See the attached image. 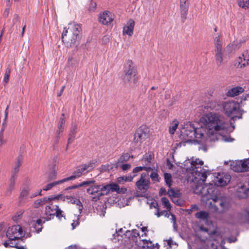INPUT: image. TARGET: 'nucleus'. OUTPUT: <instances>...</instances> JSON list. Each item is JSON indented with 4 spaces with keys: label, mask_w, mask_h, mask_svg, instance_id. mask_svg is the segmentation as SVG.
Masks as SVG:
<instances>
[{
    "label": "nucleus",
    "mask_w": 249,
    "mask_h": 249,
    "mask_svg": "<svg viewBox=\"0 0 249 249\" xmlns=\"http://www.w3.org/2000/svg\"><path fill=\"white\" fill-rule=\"evenodd\" d=\"M62 213L63 212L58 208V207L56 206L55 214H56V216L59 218H60L61 217H63V215L62 214Z\"/></svg>",
    "instance_id": "obj_53"
},
{
    "label": "nucleus",
    "mask_w": 249,
    "mask_h": 249,
    "mask_svg": "<svg viewBox=\"0 0 249 249\" xmlns=\"http://www.w3.org/2000/svg\"><path fill=\"white\" fill-rule=\"evenodd\" d=\"M55 199H57V197L49 196L48 197H44L42 199H38L35 201L33 205L35 208H37L40 206L44 205L47 203H49L52 200H54Z\"/></svg>",
    "instance_id": "obj_25"
},
{
    "label": "nucleus",
    "mask_w": 249,
    "mask_h": 249,
    "mask_svg": "<svg viewBox=\"0 0 249 249\" xmlns=\"http://www.w3.org/2000/svg\"><path fill=\"white\" fill-rule=\"evenodd\" d=\"M16 178L11 177L9 179V185L6 191V195H10L14 189Z\"/></svg>",
    "instance_id": "obj_31"
},
{
    "label": "nucleus",
    "mask_w": 249,
    "mask_h": 249,
    "mask_svg": "<svg viewBox=\"0 0 249 249\" xmlns=\"http://www.w3.org/2000/svg\"><path fill=\"white\" fill-rule=\"evenodd\" d=\"M10 73L11 69L8 66L5 70L3 78V81L5 83H7L8 82Z\"/></svg>",
    "instance_id": "obj_49"
},
{
    "label": "nucleus",
    "mask_w": 249,
    "mask_h": 249,
    "mask_svg": "<svg viewBox=\"0 0 249 249\" xmlns=\"http://www.w3.org/2000/svg\"><path fill=\"white\" fill-rule=\"evenodd\" d=\"M135 177V175L133 176H122L119 177L117 178V182L119 184H124L126 181H131L133 178Z\"/></svg>",
    "instance_id": "obj_36"
},
{
    "label": "nucleus",
    "mask_w": 249,
    "mask_h": 249,
    "mask_svg": "<svg viewBox=\"0 0 249 249\" xmlns=\"http://www.w3.org/2000/svg\"><path fill=\"white\" fill-rule=\"evenodd\" d=\"M42 222H45V220H44L43 221H42V219H39L36 221V223L35 225V228L36 229V231L37 232H39L41 231L42 228Z\"/></svg>",
    "instance_id": "obj_46"
},
{
    "label": "nucleus",
    "mask_w": 249,
    "mask_h": 249,
    "mask_svg": "<svg viewBox=\"0 0 249 249\" xmlns=\"http://www.w3.org/2000/svg\"><path fill=\"white\" fill-rule=\"evenodd\" d=\"M23 160V158L21 155H19L17 158L11 171V177L17 178V174L19 172V167L22 164Z\"/></svg>",
    "instance_id": "obj_21"
},
{
    "label": "nucleus",
    "mask_w": 249,
    "mask_h": 249,
    "mask_svg": "<svg viewBox=\"0 0 249 249\" xmlns=\"http://www.w3.org/2000/svg\"><path fill=\"white\" fill-rule=\"evenodd\" d=\"M95 161H90L88 164H83L78 166L72 175L66 178L67 181L78 178L91 170L95 167Z\"/></svg>",
    "instance_id": "obj_9"
},
{
    "label": "nucleus",
    "mask_w": 249,
    "mask_h": 249,
    "mask_svg": "<svg viewBox=\"0 0 249 249\" xmlns=\"http://www.w3.org/2000/svg\"><path fill=\"white\" fill-rule=\"evenodd\" d=\"M23 213V211L20 210L18 212H17L12 217V219L16 222L18 221L19 219H20L22 217V215Z\"/></svg>",
    "instance_id": "obj_48"
},
{
    "label": "nucleus",
    "mask_w": 249,
    "mask_h": 249,
    "mask_svg": "<svg viewBox=\"0 0 249 249\" xmlns=\"http://www.w3.org/2000/svg\"><path fill=\"white\" fill-rule=\"evenodd\" d=\"M82 29L79 24L71 22L65 27L62 34V41L67 47H71L79 44L81 38Z\"/></svg>",
    "instance_id": "obj_3"
},
{
    "label": "nucleus",
    "mask_w": 249,
    "mask_h": 249,
    "mask_svg": "<svg viewBox=\"0 0 249 249\" xmlns=\"http://www.w3.org/2000/svg\"><path fill=\"white\" fill-rule=\"evenodd\" d=\"M232 170L237 172H247L249 171V159L243 160H235L231 165Z\"/></svg>",
    "instance_id": "obj_12"
},
{
    "label": "nucleus",
    "mask_w": 249,
    "mask_h": 249,
    "mask_svg": "<svg viewBox=\"0 0 249 249\" xmlns=\"http://www.w3.org/2000/svg\"><path fill=\"white\" fill-rule=\"evenodd\" d=\"M139 236V232L135 229L132 231L127 230L123 234H117V238L115 237V234H113L110 239L114 243L120 245H126L132 242H137V238Z\"/></svg>",
    "instance_id": "obj_6"
},
{
    "label": "nucleus",
    "mask_w": 249,
    "mask_h": 249,
    "mask_svg": "<svg viewBox=\"0 0 249 249\" xmlns=\"http://www.w3.org/2000/svg\"><path fill=\"white\" fill-rule=\"evenodd\" d=\"M147 166L148 165H144L143 166V170L147 171V172L150 171H154V169L153 168H152L151 167H148Z\"/></svg>",
    "instance_id": "obj_61"
},
{
    "label": "nucleus",
    "mask_w": 249,
    "mask_h": 249,
    "mask_svg": "<svg viewBox=\"0 0 249 249\" xmlns=\"http://www.w3.org/2000/svg\"><path fill=\"white\" fill-rule=\"evenodd\" d=\"M213 43L214 45V50L223 49V41L221 35L219 33L213 34Z\"/></svg>",
    "instance_id": "obj_23"
},
{
    "label": "nucleus",
    "mask_w": 249,
    "mask_h": 249,
    "mask_svg": "<svg viewBox=\"0 0 249 249\" xmlns=\"http://www.w3.org/2000/svg\"><path fill=\"white\" fill-rule=\"evenodd\" d=\"M206 249H217V246L212 241H209L207 244Z\"/></svg>",
    "instance_id": "obj_52"
},
{
    "label": "nucleus",
    "mask_w": 249,
    "mask_h": 249,
    "mask_svg": "<svg viewBox=\"0 0 249 249\" xmlns=\"http://www.w3.org/2000/svg\"><path fill=\"white\" fill-rule=\"evenodd\" d=\"M171 216V220H172V222H173L174 225H176V218L175 216V215L172 214V213H169Z\"/></svg>",
    "instance_id": "obj_63"
},
{
    "label": "nucleus",
    "mask_w": 249,
    "mask_h": 249,
    "mask_svg": "<svg viewBox=\"0 0 249 249\" xmlns=\"http://www.w3.org/2000/svg\"><path fill=\"white\" fill-rule=\"evenodd\" d=\"M56 177V173L55 172H52L51 173L49 176V178L51 180V179H53L55 178Z\"/></svg>",
    "instance_id": "obj_62"
},
{
    "label": "nucleus",
    "mask_w": 249,
    "mask_h": 249,
    "mask_svg": "<svg viewBox=\"0 0 249 249\" xmlns=\"http://www.w3.org/2000/svg\"><path fill=\"white\" fill-rule=\"evenodd\" d=\"M108 186L102 185H94L89 187L87 190V192L91 195L90 199L92 201L97 202L100 197L108 194Z\"/></svg>",
    "instance_id": "obj_8"
},
{
    "label": "nucleus",
    "mask_w": 249,
    "mask_h": 249,
    "mask_svg": "<svg viewBox=\"0 0 249 249\" xmlns=\"http://www.w3.org/2000/svg\"><path fill=\"white\" fill-rule=\"evenodd\" d=\"M108 187V194L110 192H116L119 194H125L126 192L127 189L125 188H120L118 184L116 183H111L107 184Z\"/></svg>",
    "instance_id": "obj_24"
},
{
    "label": "nucleus",
    "mask_w": 249,
    "mask_h": 249,
    "mask_svg": "<svg viewBox=\"0 0 249 249\" xmlns=\"http://www.w3.org/2000/svg\"><path fill=\"white\" fill-rule=\"evenodd\" d=\"M130 158H133V156H130L128 153H125L123 154L118 159V162L116 163H123L127 161Z\"/></svg>",
    "instance_id": "obj_38"
},
{
    "label": "nucleus",
    "mask_w": 249,
    "mask_h": 249,
    "mask_svg": "<svg viewBox=\"0 0 249 249\" xmlns=\"http://www.w3.org/2000/svg\"><path fill=\"white\" fill-rule=\"evenodd\" d=\"M161 201L164 207L169 211L171 209V205L169 200L166 197H163L161 198Z\"/></svg>",
    "instance_id": "obj_42"
},
{
    "label": "nucleus",
    "mask_w": 249,
    "mask_h": 249,
    "mask_svg": "<svg viewBox=\"0 0 249 249\" xmlns=\"http://www.w3.org/2000/svg\"><path fill=\"white\" fill-rule=\"evenodd\" d=\"M212 200L208 205L209 210L216 214H222L227 212L231 207L230 199L220 194L219 192L211 197Z\"/></svg>",
    "instance_id": "obj_5"
},
{
    "label": "nucleus",
    "mask_w": 249,
    "mask_h": 249,
    "mask_svg": "<svg viewBox=\"0 0 249 249\" xmlns=\"http://www.w3.org/2000/svg\"><path fill=\"white\" fill-rule=\"evenodd\" d=\"M178 122L177 120L173 121L172 123L169 126V133L171 134H174L176 129L178 128Z\"/></svg>",
    "instance_id": "obj_39"
},
{
    "label": "nucleus",
    "mask_w": 249,
    "mask_h": 249,
    "mask_svg": "<svg viewBox=\"0 0 249 249\" xmlns=\"http://www.w3.org/2000/svg\"><path fill=\"white\" fill-rule=\"evenodd\" d=\"M125 231H124L123 228L120 229L118 231H116V232L114 233V234H115V237L117 238V234H123L124 233H125Z\"/></svg>",
    "instance_id": "obj_59"
},
{
    "label": "nucleus",
    "mask_w": 249,
    "mask_h": 249,
    "mask_svg": "<svg viewBox=\"0 0 249 249\" xmlns=\"http://www.w3.org/2000/svg\"><path fill=\"white\" fill-rule=\"evenodd\" d=\"M239 108V104L233 101L226 102L223 105L225 114L229 116L238 114Z\"/></svg>",
    "instance_id": "obj_14"
},
{
    "label": "nucleus",
    "mask_w": 249,
    "mask_h": 249,
    "mask_svg": "<svg viewBox=\"0 0 249 249\" xmlns=\"http://www.w3.org/2000/svg\"><path fill=\"white\" fill-rule=\"evenodd\" d=\"M116 167L121 168L123 171H125L129 170L131 167L130 164L128 163H116Z\"/></svg>",
    "instance_id": "obj_43"
},
{
    "label": "nucleus",
    "mask_w": 249,
    "mask_h": 249,
    "mask_svg": "<svg viewBox=\"0 0 249 249\" xmlns=\"http://www.w3.org/2000/svg\"><path fill=\"white\" fill-rule=\"evenodd\" d=\"M245 42L244 39H237L234 41L232 44L234 50H236L239 48L241 45Z\"/></svg>",
    "instance_id": "obj_44"
},
{
    "label": "nucleus",
    "mask_w": 249,
    "mask_h": 249,
    "mask_svg": "<svg viewBox=\"0 0 249 249\" xmlns=\"http://www.w3.org/2000/svg\"><path fill=\"white\" fill-rule=\"evenodd\" d=\"M230 175L225 173H218L214 180L215 185L223 186L226 185L231 180Z\"/></svg>",
    "instance_id": "obj_17"
},
{
    "label": "nucleus",
    "mask_w": 249,
    "mask_h": 249,
    "mask_svg": "<svg viewBox=\"0 0 249 249\" xmlns=\"http://www.w3.org/2000/svg\"><path fill=\"white\" fill-rule=\"evenodd\" d=\"M249 64V53L244 52L241 56H239L235 62V66L238 68H242Z\"/></svg>",
    "instance_id": "obj_19"
},
{
    "label": "nucleus",
    "mask_w": 249,
    "mask_h": 249,
    "mask_svg": "<svg viewBox=\"0 0 249 249\" xmlns=\"http://www.w3.org/2000/svg\"><path fill=\"white\" fill-rule=\"evenodd\" d=\"M236 195L240 198H246L249 196V180L237 185Z\"/></svg>",
    "instance_id": "obj_16"
},
{
    "label": "nucleus",
    "mask_w": 249,
    "mask_h": 249,
    "mask_svg": "<svg viewBox=\"0 0 249 249\" xmlns=\"http://www.w3.org/2000/svg\"><path fill=\"white\" fill-rule=\"evenodd\" d=\"M149 97L150 98V99H153L154 98H155L156 97V93L152 92V91L151 90H149Z\"/></svg>",
    "instance_id": "obj_64"
},
{
    "label": "nucleus",
    "mask_w": 249,
    "mask_h": 249,
    "mask_svg": "<svg viewBox=\"0 0 249 249\" xmlns=\"http://www.w3.org/2000/svg\"><path fill=\"white\" fill-rule=\"evenodd\" d=\"M153 159L154 156L151 153L145 154L142 159L141 161L144 165H149Z\"/></svg>",
    "instance_id": "obj_30"
},
{
    "label": "nucleus",
    "mask_w": 249,
    "mask_h": 249,
    "mask_svg": "<svg viewBox=\"0 0 249 249\" xmlns=\"http://www.w3.org/2000/svg\"><path fill=\"white\" fill-rule=\"evenodd\" d=\"M166 242L168 246V249H171L172 247V245H173V241L171 239H169L166 240Z\"/></svg>",
    "instance_id": "obj_60"
},
{
    "label": "nucleus",
    "mask_w": 249,
    "mask_h": 249,
    "mask_svg": "<svg viewBox=\"0 0 249 249\" xmlns=\"http://www.w3.org/2000/svg\"><path fill=\"white\" fill-rule=\"evenodd\" d=\"M82 29L79 24L71 22L65 27L62 34V41L67 47H71L79 44L81 38Z\"/></svg>",
    "instance_id": "obj_4"
},
{
    "label": "nucleus",
    "mask_w": 249,
    "mask_h": 249,
    "mask_svg": "<svg viewBox=\"0 0 249 249\" xmlns=\"http://www.w3.org/2000/svg\"><path fill=\"white\" fill-rule=\"evenodd\" d=\"M214 55L217 65L218 66L222 65L224 57L223 49L214 50Z\"/></svg>",
    "instance_id": "obj_27"
},
{
    "label": "nucleus",
    "mask_w": 249,
    "mask_h": 249,
    "mask_svg": "<svg viewBox=\"0 0 249 249\" xmlns=\"http://www.w3.org/2000/svg\"><path fill=\"white\" fill-rule=\"evenodd\" d=\"M232 50H234L232 45L229 44L227 46L224 52L225 53L227 52L228 53H230L232 52Z\"/></svg>",
    "instance_id": "obj_55"
},
{
    "label": "nucleus",
    "mask_w": 249,
    "mask_h": 249,
    "mask_svg": "<svg viewBox=\"0 0 249 249\" xmlns=\"http://www.w3.org/2000/svg\"><path fill=\"white\" fill-rule=\"evenodd\" d=\"M67 181L66 178H63L62 179L59 180L58 181H55L53 182L50 183L46 185L43 188V190L44 191H48L51 189L53 187L59 185L60 184L63 183Z\"/></svg>",
    "instance_id": "obj_29"
},
{
    "label": "nucleus",
    "mask_w": 249,
    "mask_h": 249,
    "mask_svg": "<svg viewBox=\"0 0 249 249\" xmlns=\"http://www.w3.org/2000/svg\"><path fill=\"white\" fill-rule=\"evenodd\" d=\"M65 120V115L64 114H62L60 119V121L58 124V128L56 132V136L54 140V142L56 144L59 141L60 135L63 132Z\"/></svg>",
    "instance_id": "obj_20"
},
{
    "label": "nucleus",
    "mask_w": 249,
    "mask_h": 249,
    "mask_svg": "<svg viewBox=\"0 0 249 249\" xmlns=\"http://www.w3.org/2000/svg\"><path fill=\"white\" fill-rule=\"evenodd\" d=\"M190 163L191 167L187 169L188 172H190L192 181L197 184L194 188V193L203 197L207 196V199L211 200V197L218 193V191L213 184H203L210 172L201 168L200 166L204 163L201 160L192 159Z\"/></svg>",
    "instance_id": "obj_2"
},
{
    "label": "nucleus",
    "mask_w": 249,
    "mask_h": 249,
    "mask_svg": "<svg viewBox=\"0 0 249 249\" xmlns=\"http://www.w3.org/2000/svg\"><path fill=\"white\" fill-rule=\"evenodd\" d=\"M167 194L168 196L172 197H177L179 196V193L178 192H175V190L171 188V187L169 188L168 189Z\"/></svg>",
    "instance_id": "obj_50"
},
{
    "label": "nucleus",
    "mask_w": 249,
    "mask_h": 249,
    "mask_svg": "<svg viewBox=\"0 0 249 249\" xmlns=\"http://www.w3.org/2000/svg\"><path fill=\"white\" fill-rule=\"evenodd\" d=\"M3 245L5 247H14L15 245L11 241H7L3 243Z\"/></svg>",
    "instance_id": "obj_56"
},
{
    "label": "nucleus",
    "mask_w": 249,
    "mask_h": 249,
    "mask_svg": "<svg viewBox=\"0 0 249 249\" xmlns=\"http://www.w3.org/2000/svg\"><path fill=\"white\" fill-rule=\"evenodd\" d=\"M164 177V180L167 185H168V186L170 188L172 185V179L171 175L169 173H165Z\"/></svg>",
    "instance_id": "obj_40"
},
{
    "label": "nucleus",
    "mask_w": 249,
    "mask_h": 249,
    "mask_svg": "<svg viewBox=\"0 0 249 249\" xmlns=\"http://www.w3.org/2000/svg\"><path fill=\"white\" fill-rule=\"evenodd\" d=\"M142 240L144 243L142 249H144L145 247V249H154V245L151 241L144 239H142Z\"/></svg>",
    "instance_id": "obj_45"
},
{
    "label": "nucleus",
    "mask_w": 249,
    "mask_h": 249,
    "mask_svg": "<svg viewBox=\"0 0 249 249\" xmlns=\"http://www.w3.org/2000/svg\"><path fill=\"white\" fill-rule=\"evenodd\" d=\"M238 4L239 7L245 9L249 8V0H238Z\"/></svg>",
    "instance_id": "obj_41"
},
{
    "label": "nucleus",
    "mask_w": 249,
    "mask_h": 249,
    "mask_svg": "<svg viewBox=\"0 0 249 249\" xmlns=\"http://www.w3.org/2000/svg\"><path fill=\"white\" fill-rule=\"evenodd\" d=\"M156 214H157L158 217H160L161 215H162L163 214H165L166 216L168 215H169V213H168L167 211H161L160 212H158Z\"/></svg>",
    "instance_id": "obj_58"
},
{
    "label": "nucleus",
    "mask_w": 249,
    "mask_h": 249,
    "mask_svg": "<svg viewBox=\"0 0 249 249\" xmlns=\"http://www.w3.org/2000/svg\"><path fill=\"white\" fill-rule=\"evenodd\" d=\"M199 124L201 127L199 128H196L191 123L186 124L182 133L186 137L187 141H192L195 138L206 139L207 137L210 141H214L215 139H221L228 142L233 141L231 138H217L218 133L225 131L229 127L227 121L222 115L215 112L208 113L201 117Z\"/></svg>",
    "instance_id": "obj_1"
},
{
    "label": "nucleus",
    "mask_w": 249,
    "mask_h": 249,
    "mask_svg": "<svg viewBox=\"0 0 249 249\" xmlns=\"http://www.w3.org/2000/svg\"><path fill=\"white\" fill-rule=\"evenodd\" d=\"M149 129L145 125L140 126L136 131L134 141L136 142H141L149 137Z\"/></svg>",
    "instance_id": "obj_15"
},
{
    "label": "nucleus",
    "mask_w": 249,
    "mask_h": 249,
    "mask_svg": "<svg viewBox=\"0 0 249 249\" xmlns=\"http://www.w3.org/2000/svg\"><path fill=\"white\" fill-rule=\"evenodd\" d=\"M243 91V88L241 87H236L230 90L228 92V95L231 97H234L241 93Z\"/></svg>",
    "instance_id": "obj_34"
},
{
    "label": "nucleus",
    "mask_w": 249,
    "mask_h": 249,
    "mask_svg": "<svg viewBox=\"0 0 249 249\" xmlns=\"http://www.w3.org/2000/svg\"><path fill=\"white\" fill-rule=\"evenodd\" d=\"M55 209L53 210L50 206H47L45 208V213L46 215L50 216L54 215H55Z\"/></svg>",
    "instance_id": "obj_51"
},
{
    "label": "nucleus",
    "mask_w": 249,
    "mask_h": 249,
    "mask_svg": "<svg viewBox=\"0 0 249 249\" xmlns=\"http://www.w3.org/2000/svg\"><path fill=\"white\" fill-rule=\"evenodd\" d=\"M24 235V233L20 226L15 225L9 227L6 232V236L10 240L20 239Z\"/></svg>",
    "instance_id": "obj_11"
},
{
    "label": "nucleus",
    "mask_w": 249,
    "mask_h": 249,
    "mask_svg": "<svg viewBox=\"0 0 249 249\" xmlns=\"http://www.w3.org/2000/svg\"><path fill=\"white\" fill-rule=\"evenodd\" d=\"M195 216L198 219L205 221L208 219L209 217V213L207 212L201 211L196 213L195 214Z\"/></svg>",
    "instance_id": "obj_32"
},
{
    "label": "nucleus",
    "mask_w": 249,
    "mask_h": 249,
    "mask_svg": "<svg viewBox=\"0 0 249 249\" xmlns=\"http://www.w3.org/2000/svg\"><path fill=\"white\" fill-rule=\"evenodd\" d=\"M227 222L231 224H235L236 223H249V211L244 212L243 213L233 216L229 214L227 215Z\"/></svg>",
    "instance_id": "obj_10"
},
{
    "label": "nucleus",
    "mask_w": 249,
    "mask_h": 249,
    "mask_svg": "<svg viewBox=\"0 0 249 249\" xmlns=\"http://www.w3.org/2000/svg\"><path fill=\"white\" fill-rule=\"evenodd\" d=\"M199 210V207L197 205H192L190 208V209L187 210V211L189 213H192L194 211H198Z\"/></svg>",
    "instance_id": "obj_54"
},
{
    "label": "nucleus",
    "mask_w": 249,
    "mask_h": 249,
    "mask_svg": "<svg viewBox=\"0 0 249 249\" xmlns=\"http://www.w3.org/2000/svg\"><path fill=\"white\" fill-rule=\"evenodd\" d=\"M29 194V190L27 188H24L20 192L19 196V201L20 204L24 202V199L27 197Z\"/></svg>",
    "instance_id": "obj_37"
},
{
    "label": "nucleus",
    "mask_w": 249,
    "mask_h": 249,
    "mask_svg": "<svg viewBox=\"0 0 249 249\" xmlns=\"http://www.w3.org/2000/svg\"><path fill=\"white\" fill-rule=\"evenodd\" d=\"M123 80L125 83L130 85L134 84L136 82V72L131 60H127L124 64Z\"/></svg>",
    "instance_id": "obj_7"
},
{
    "label": "nucleus",
    "mask_w": 249,
    "mask_h": 249,
    "mask_svg": "<svg viewBox=\"0 0 249 249\" xmlns=\"http://www.w3.org/2000/svg\"><path fill=\"white\" fill-rule=\"evenodd\" d=\"M150 178H151L152 181L154 182H159L160 178L159 175L158 174L157 171H153L150 176Z\"/></svg>",
    "instance_id": "obj_47"
},
{
    "label": "nucleus",
    "mask_w": 249,
    "mask_h": 249,
    "mask_svg": "<svg viewBox=\"0 0 249 249\" xmlns=\"http://www.w3.org/2000/svg\"><path fill=\"white\" fill-rule=\"evenodd\" d=\"M94 183H95V181L94 180H87V181H83V182L80 183L77 185H74L70 186V187H68L66 189V190H70V189H76L78 187H82L83 186L89 185L90 184H93Z\"/></svg>",
    "instance_id": "obj_33"
},
{
    "label": "nucleus",
    "mask_w": 249,
    "mask_h": 249,
    "mask_svg": "<svg viewBox=\"0 0 249 249\" xmlns=\"http://www.w3.org/2000/svg\"><path fill=\"white\" fill-rule=\"evenodd\" d=\"M134 25V21L132 19H129L126 25L123 28V34H126L129 36H132L133 34Z\"/></svg>",
    "instance_id": "obj_22"
},
{
    "label": "nucleus",
    "mask_w": 249,
    "mask_h": 249,
    "mask_svg": "<svg viewBox=\"0 0 249 249\" xmlns=\"http://www.w3.org/2000/svg\"><path fill=\"white\" fill-rule=\"evenodd\" d=\"M114 18V15L108 11H105L100 14L99 16V22L104 25L110 24Z\"/></svg>",
    "instance_id": "obj_18"
},
{
    "label": "nucleus",
    "mask_w": 249,
    "mask_h": 249,
    "mask_svg": "<svg viewBox=\"0 0 249 249\" xmlns=\"http://www.w3.org/2000/svg\"><path fill=\"white\" fill-rule=\"evenodd\" d=\"M188 2H180L181 18L183 22L186 18V16L188 11Z\"/></svg>",
    "instance_id": "obj_26"
},
{
    "label": "nucleus",
    "mask_w": 249,
    "mask_h": 249,
    "mask_svg": "<svg viewBox=\"0 0 249 249\" xmlns=\"http://www.w3.org/2000/svg\"><path fill=\"white\" fill-rule=\"evenodd\" d=\"M77 129V126L76 124H73L72 125L69 135L67 149H68V145L73 142Z\"/></svg>",
    "instance_id": "obj_28"
},
{
    "label": "nucleus",
    "mask_w": 249,
    "mask_h": 249,
    "mask_svg": "<svg viewBox=\"0 0 249 249\" xmlns=\"http://www.w3.org/2000/svg\"><path fill=\"white\" fill-rule=\"evenodd\" d=\"M146 174H141L140 178L136 182V189L139 192L145 193L150 187V182L148 178H146Z\"/></svg>",
    "instance_id": "obj_13"
},
{
    "label": "nucleus",
    "mask_w": 249,
    "mask_h": 249,
    "mask_svg": "<svg viewBox=\"0 0 249 249\" xmlns=\"http://www.w3.org/2000/svg\"><path fill=\"white\" fill-rule=\"evenodd\" d=\"M66 197L67 199L70 200L71 199L73 200V202H72V203L73 204H76L77 206V208L79 210V213H81L82 210H83V205L81 201L75 197H73L72 196H66Z\"/></svg>",
    "instance_id": "obj_35"
},
{
    "label": "nucleus",
    "mask_w": 249,
    "mask_h": 249,
    "mask_svg": "<svg viewBox=\"0 0 249 249\" xmlns=\"http://www.w3.org/2000/svg\"><path fill=\"white\" fill-rule=\"evenodd\" d=\"M142 170H143V166H138L133 169V172L135 173L142 171Z\"/></svg>",
    "instance_id": "obj_57"
}]
</instances>
